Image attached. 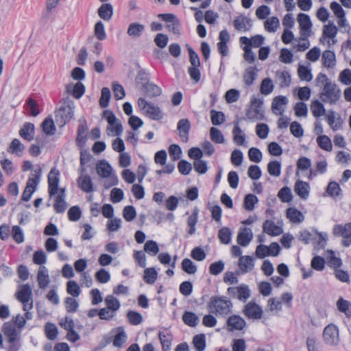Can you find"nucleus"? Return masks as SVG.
Wrapping results in <instances>:
<instances>
[{
  "instance_id": "1",
  "label": "nucleus",
  "mask_w": 351,
  "mask_h": 351,
  "mask_svg": "<svg viewBox=\"0 0 351 351\" xmlns=\"http://www.w3.org/2000/svg\"><path fill=\"white\" fill-rule=\"evenodd\" d=\"M232 308L231 300L225 296H212L207 303L209 313L217 317H226L231 313Z\"/></svg>"
},
{
  "instance_id": "2",
  "label": "nucleus",
  "mask_w": 351,
  "mask_h": 351,
  "mask_svg": "<svg viewBox=\"0 0 351 351\" xmlns=\"http://www.w3.org/2000/svg\"><path fill=\"white\" fill-rule=\"evenodd\" d=\"M341 97V90L333 82L325 84L319 93V98L322 102L330 105L335 104Z\"/></svg>"
},
{
  "instance_id": "3",
  "label": "nucleus",
  "mask_w": 351,
  "mask_h": 351,
  "mask_svg": "<svg viewBox=\"0 0 351 351\" xmlns=\"http://www.w3.org/2000/svg\"><path fill=\"white\" fill-rule=\"evenodd\" d=\"M263 104L262 99L253 97L251 100L250 107L246 112V119L252 121L264 119Z\"/></svg>"
},
{
  "instance_id": "4",
  "label": "nucleus",
  "mask_w": 351,
  "mask_h": 351,
  "mask_svg": "<svg viewBox=\"0 0 351 351\" xmlns=\"http://www.w3.org/2000/svg\"><path fill=\"white\" fill-rule=\"evenodd\" d=\"M96 171L97 174L101 178H106L110 177V182L108 184H105L106 188L111 187L118 183L117 176L113 175L110 176L112 169L106 160H99L96 165Z\"/></svg>"
},
{
  "instance_id": "5",
  "label": "nucleus",
  "mask_w": 351,
  "mask_h": 351,
  "mask_svg": "<svg viewBox=\"0 0 351 351\" xmlns=\"http://www.w3.org/2000/svg\"><path fill=\"white\" fill-rule=\"evenodd\" d=\"M227 294L234 299L245 302L251 296V291L248 285L242 284L237 287H228Z\"/></svg>"
},
{
  "instance_id": "6",
  "label": "nucleus",
  "mask_w": 351,
  "mask_h": 351,
  "mask_svg": "<svg viewBox=\"0 0 351 351\" xmlns=\"http://www.w3.org/2000/svg\"><path fill=\"white\" fill-rule=\"evenodd\" d=\"M73 108L70 105L61 106L56 112V121L60 127L64 126L73 116Z\"/></svg>"
},
{
  "instance_id": "7",
  "label": "nucleus",
  "mask_w": 351,
  "mask_h": 351,
  "mask_svg": "<svg viewBox=\"0 0 351 351\" xmlns=\"http://www.w3.org/2000/svg\"><path fill=\"white\" fill-rule=\"evenodd\" d=\"M323 338L326 344L337 345L339 341L338 328L334 324L328 325L324 330Z\"/></svg>"
},
{
  "instance_id": "8",
  "label": "nucleus",
  "mask_w": 351,
  "mask_h": 351,
  "mask_svg": "<svg viewBox=\"0 0 351 351\" xmlns=\"http://www.w3.org/2000/svg\"><path fill=\"white\" fill-rule=\"evenodd\" d=\"M242 312L245 317L252 319H260L263 313L261 306L253 301L245 304Z\"/></svg>"
},
{
  "instance_id": "9",
  "label": "nucleus",
  "mask_w": 351,
  "mask_h": 351,
  "mask_svg": "<svg viewBox=\"0 0 351 351\" xmlns=\"http://www.w3.org/2000/svg\"><path fill=\"white\" fill-rule=\"evenodd\" d=\"M227 330L234 332L241 331L247 326L245 320L238 315H230L226 320Z\"/></svg>"
},
{
  "instance_id": "10",
  "label": "nucleus",
  "mask_w": 351,
  "mask_h": 351,
  "mask_svg": "<svg viewBox=\"0 0 351 351\" xmlns=\"http://www.w3.org/2000/svg\"><path fill=\"white\" fill-rule=\"evenodd\" d=\"M2 331L9 343H14L20 339V332L16 330L15 326L11 322H5L3 324Z\"/></svg>"
},
{
  "instance_id": "11",
  "label": "nucleus",
  "mask_w": 351,
  "mask_h": 351,
  "mask_svg": "<svg viewBox=\"0 0 351 351\" xmlns=\"http://www.w3.org/2000/svg\"><path fill=\"white\" fill-rule=\"evenodd\" d=\"M60 182L59 179V171H56L55 169H52L48 175V184H49V195L50 197H52L55 195L59 189L58 185Z\"/></svg>"
},
{
  "instance_id": "12",
  "label": "nucleus",
  "mask_w": 351,
  "mask_h": 351,
  "mask_svg": "<svg viewBox=\"0 0 351 351\" xmlns=\"http://www.w3.org/2000/svg\"><path fill=\"white\" fill-rule=\"evenodd\" d=\"M233 25L237 31L243 32L250 31L252 27L250 19L243 14H241L234 19Z\"/></svg>"
},
{
  "instance_id": "13",
  "label": "nucleus",
  "mask_w": 351,
  "mask_h": 351,
  "mask_svg": "<svg viewBox=\"0 0 351 351\" xmlns=\"http://www.w3.org/2000/svg\"><path fill=\"white\" fill-rule=\"evenodd\" d=\"M191 126V122L188 119H181L178 123L177 130L179 132V136L184 143L189 141Z\"/></svg>"
},
{
  "instance_id": "14",
  "label": "nucleus",
  "mask_w": 351,
  "mask_h": 351,
  "mask_svg": "<svg viewBox=\"0 0 351 351\" xmlns=\"http://www.w3.org/2000/svg\"><path fill=\"white\" fill-rule=\"evenodd\" d=\"M252 239L253 234L252 230L248 228H243L239 231L237 235V241L240 245L246 247L248 245Z\"/></svg>"
},
{
  "instance_id": "15",
  "label": "nucleus",
  "mask_w": 351,
  "mask_h": 351,
  "mask_svg": "<svg viewBox=\"0 0 351 351\" xmlns=\"http://www.w3.org/2000/svg\"><path fill=\"white\" fill-rule=\"evenodd\" d=\"M288 99L286 96L279 95L273 99L271 108L274 114L282 115L285 112L283 106L287 105Z\"/></svg>"
},
{
  "instance_id": "16",
  "label": "nucleus",
  "mask_w": 351,
  "mask_h": 351,
  "mask_svg": "<svg viewBox=\"0 0 351 351\" xmlns=\"http://www.w3.org/2000/svg\"><path fill=\"white\" fill-rule=\"evenodd\" d=\"M66 90L68 93L72 94L75 99H80L84 94L85 86L80 82H77L74 85L70 83L66 86Z\"/></svg>"
},
{
  "instance_id": "17",
  "label": "nucleus",
  "mask_w": 351,
  "mask_h": 351,
  "mask_svg": "<svg viewBox=\"0 0 351 351\" xmlns=\"http://www.w3.org/2000/svg\"><path fill=\"white\" fill-rule=\"evenodd\" d=\"M35 128L32 123L27 122L19 130L20 136L27 141H31L34 138Z\"/></svg>"
},
{
  "instance_id": "18",
  "label": "nucleus",
  "mask_w": 351,
  "mask_h": 351,
  "mask_svg": "<svg viewBox=\"0 0 351 351\" xmlns=\"http://www.w3.org/2000/svg\"><path fill=\"white\" fill-rule=\"evenodd\" d=\"M79 188L85 193H91L94 191L93 183L89 175H83L78 178Z\"/></svg>"
},
{
  "instance_id": "19",
  "label": "nucleus",
  "mask_w": 351,
  "mask_h": 351,
  "mask_svg": "<svg viewBox=\"0 0 351 351\" xmlns=\"http://www.w3.org/2000/svg\"><path fill=\"white\" fill-rule=\"evenodd\" d=\"M233 141L237 145H244L245 143V136L239 126V121H234V128L232 130Z\"/></svg>"
},
{
  "instance_id": "20",
  "label": "nucleus",
  "mask_w": 351,
  "mask_h": 351,
  "mask_svg": "<svg viewBox=\"0 0 351 351\" xmlns=\"http://www.w3.org/2000/svg\"><path fill=\"white\" fill-rule=\"evenodd\" d=\"M258 69L254 66L247 67L243 75V82L246 87L251 86L257 77Z\"/></svg>"
},
{
  "instance_id": "21",
  "label": "nucleus",
  "mask_w": 351,
  "mask_h": 351,
  "mask_svg": "<svg viewBox=\"0 0 351 351\" xmlns=\"http://www.w3.org/2000/svg\"><path fill=\"white\" fill-rule=\"evenodd\" d=\"M298 21L300 25L301 34L305 35L304 32H310L312 27V23L310 16L304 13H300L298 15Z\"/></svg>"
},
{
  "instance_id": "22",
  "label": "nucleus",
  "mask_w": 351,
  "mask_h": 351,
  "mask_svg": "<svg viewBox=\"0 0 351 351\" xmlns=\"http://www.w3.org/2000/svg\"><path fill=\"white\" fill-rule=\"evenodd\" d=\"M310 186L307 182L299 180L295 184L294 190L298 196L306 199L309 195Z\"/></svg>"
},
{
  "instance_id": "23",
  "label": "nucleus",
  "mask_w": 351,
  "mask_h": 351,
  "mask_svg": "<svg viewBox=\"0 0 351 351\" xmlns=\"http://www.w3.org/2000/svg\"><path fill=\"white\" fill-rule=\"evenodd\" d=\"M263 231L271 236H278L282 234V230L270 220H266L263 225Z\"/></svg>"
},
{
  "instance_id": "24",
  "label": "nucleus",
  "mask_w": 351,
  "mask_h": 351,
  "mask_svg": "<svg viewBox=\"0 0 351 351\" xmlns=\"http://www.w3.org/2000/svg\"><path fill=\"white\" fill-rule=\"evenodd\" d=\"M37 280L40 288H46L49 283V277L48 274V270L45 266L40 267L38 274Z\"/></svg>"
},
{
  "instance_id": "25",
  "label": "nucleus",
  "mask_w": 351,
  "mask_h": 351,
  "mask_svg": "<svg viewBox=\"0 0 351 351\" xmlns=\"http://www.w3.org/2000/svg\"><path fill=\"white\" fill-rule=\"evenodd\" d=\"M254 266V259L250 256H241L239 260V267L243 273L251 271Z\"/></svg>"
},
{
  "instance_id": "26",
  "label": "nucleus",
  "mask_w": 351,
  "mask_h": 351,
  "mask_svg": "<svg viewBox=\"0 0 351 351\" xmlns=\"http://www.w3.org/2000/svg\"><path fill=\"white\" fill-rule=\"evenodd\" d=\"M322 64L326 68H333L335 66V54L330 50H326L322 56Z\"/></svg>"
},
{
  "instance_id": "27",
  "label": "nucleus",
  "mask_w": 351,
  "mask_h": 351,
  "mask_svg": "<svg viewBox=\"0 0 351 351\" xmlns=\"http://www.w3.org/2000/svg\"><path fill=\"white\" fill-rule=\"evenodd\" d=\"M333 234L335 237H345L351 234V222L344 225L337 224L333 228Z\"/></svg>"
},
{
  "instance_id": "28",
  "label": "nucleus",
  "mask_w": 351,
  "mask_h": 351,
  "mask_svg": "<svg viewBox=\"0 0 351 351\" xmlns=\"http://www.w3.org/2000/svg\"><path fill=\"white\" fill-rule=\"evenodd\" d=\"M36 182L27 180L25 190L22 194V200L24 202L29 201L32 194L36 191Z\"/></svg>"
},
{
  "instance_id": "29",
  "label": "nucleus",
  "mask_w": 351,
  "mask_h": 351,
  "mask_svg": "<svg viewBox=\"0 0 351 351\" xmlns=\"http://www.w3.org/2000/svg\"><path fill=\"white\" fill-rule=\"evenodd\" d=\"M87 130L88 128L86 124H80L78 126L75 142L79 147H83L86 144Z\"/></svg>"
},
{
  "instance_id": "30",
  "label": "nucleus",
  "mask_w": 351,
  "mask_h": 351,
  "mask_svg": "<svg viewBox=\"0 0 351 351\" xmlns=\"http://www.w3.org/2000/svg\"><path fill=\"white\" fill-rule=\"evenodd\" d=\"M32 289L27 284L24 285L22 289L16 293V298L21 302H29L31 298Z\"/></svg>"
},
{
  "instance_id": "31",
  "label": "nucleus",
  "mask_w": 351,
  "mask_h": 351,
  "mask_svg": "<svg viewBox=\"0 0 351 351\" xmlns=\"http://www.w3.org/2000/svg\"><path fill=\"white\" fill-rule=\"evenodd\" d=\"M147 115L152 120H161L163 118V113L158 106L154 105L152 103L146 110Z\"/></svg>"
},
{
  "instance_id": "32",
  "label": "nucleus",
  "mask_w": 351,
  "mask_h": 351,
  "mask_svg": "<svg viewBox=\"0 0 351 351\" xmlns=\"http://www.w3.org/2000/svg\"><path fill=\"white\" fill-rule=\"evenodd\" d=\"M144 30V25L138 23H132L129 25L127 33L131 37L138 38L141 36Z\"/></svg>"
},
{
  "instance_id": "33",
  "label": "nucleus",
  "mask_w": 351,
  "mask_h": 351,
  "mask_svg": "<svg viewBox=\"0 0 351 351\" xmlns=\"http://www.w3.org/2000/svg\"><path fill=\"white\" fill-rule=\"evenodd\" d=\"M98 14L105 21H109L113 14V8L110 3H104L98 9Z\"/></svg>"
},
{
  "instance_id": "34",
  "label": "nucleus",
  "mask_w": 351,
  "mask_h": 351,
  "mask_svg": "<svg viewBox=\"0 0 351 351\" xmlns=\"http://www.w3.org/2000/svg\"><path fill=\"white\" fill-rule=\"evenodd\" d=\"M310 108L313 115L315 118L320 117L326 114L324 106L318 100L313 101L311 104Z\"/></svg>"
},
{
  "instance_id": "35",
  "label": "nucleus",
  "mask_w": 351,
  "mask_h": 351,
  "mask_svg": "<svg viewBox=\"0 0 351 351\" xmlns=\"http://www.w3.org/2000/svg\"><path fill=\"white\" fill-rule=\"evenodd\" d=\"M145 95L149 97H155L162 94L161 88L155 84L148 83L143 88Z\"/></svg>"
},
{
  "instance_id": "36",
  "label": "nucleus",
  "mask_w": 351,
  "mask_h": 351,
  "mask_svg": "<svg viewBox=\"0 0 351 351\" xmlns=\"http://www.w3.org/2000/svg\"><path fill=\"white\" fill-rule=\"evenodd\" d=\"M286 213L287 218L293 223H301L304 219L302 213L295 208H289Z\"/></svg>"
},
{
  "instance_id": "37",
  "label": "nucleus",
  "mask_w": 351,
  "mask_h": 351,
  "mask_svg": "<svg viewBox=\"0 0 351 351\" xmlns=\"http://www.w3.org/2000/svg\"><path fill=\"white\" fill-rule=\"evenodd\" d=\"M117 333L113 340V346L116 348H120L127 340V335L123 327L119 326L116 328Z\"/></svg>"
},
{
  "instance_id": "38",
  "label": "nucleus",
  "mask_w": 351,
  "mask_h": 351,
  "mask_svg": "<svg viewBox=\"0 0 351 351\" xmlns=\"http://www.w3.org/2000/svg\"><path fill=\"white\" fill-rule=\"evenodd\" d=\"M199 210L197 207H195L192 214L189 217L187 220V224L189 227L188 233L190 235H193L195 232V226L197 222Z\"/></svg>"
},
{
  "instance_id": "39",
  "label": "nucleus",
  "mask_w": 351,
  "mask_h": 351,
  "mask_svg": "<svg viewBox=\"0 0 351 351\" xmlns=\"http://www.w3.org/2000/svg\"><path fill=\"white\" fill-rule=\"evenodd\" d=\"M337 306L339 311L343 313L347 317H351V303L349 301L341 298L337 302Z\"/></svg>"
},
{
  "instance_id": "40",
  "label": "nucleus",
  "mask_w": 351,
  "mask_h": 351,
  "mask_svg": "<svg viewBox=\"0 0 351 351\" xmlns=\"http://www.w3.org/2000/svg\"><path fill=\"white\" fill-rule=\"evenodd\" d=\"M182 320L189 326L195 327L198 324L199 317L193 312L186 311L182 315Z\"/></svg>"
},
{
  "instance_id": "41",
  "label": "nucleus",
  "mask_w": 351,
  "mask_h": 351,
  "mask_svg": "<svg viewBox=\"0 0 351 351\" xmlns=\"http://www.w3.org/2000/svg\"><path fill=\"white\" fill-rule=\"evenodd\" d=\"M276 74L279 81V85L280 87H287L290 85L291 80V75L288 71H277Z\"/></svg>"
},
{
  "instance_id": "42",
  "label": "nucleus",
  "mask_w": 351,
  "mask_h": 351,
  "mask_svg": "<svg viewBox=\"0 0 351 351\" xmlns=\"http://www.w3.org/2000/svg\"><path fill=\"white\" fill-rule=\"evenodd\" d=\"M42 128L43 132L49 136L54 134L56 131V125L51 117H47L44 120L42 123Z\"/></svg>"
},
{
  "instance_id": "43",
  "label": "nucleus",
  "mask_w": 351,
  "mask_h": 351,
  "mask_svg": "<svg viewBox=\"0 0 351 351\" xmlns=\"http://www.w3.org/2000/svg\"><path fill=\"white\" fill-rule=\"evenodd\" d=\"M144 252L150 256H156L159 252V247L158 243L153 240H148L144 245Z\"/></svg>"
},
{
  "instance_id": "44",
  "label": "nucleus",
  "mask_w": 351,
  "mask_h": 351,
  "mask_svg": "<svg viewBox=\"0 0 351 351\" xmlns=\"http://www.w3.org/2000/svg\"><path fill=\"white\" fill-rule=\"evenodd\" d=\"M317 143L318 146L327 152L332 150V143L330 138L326 135H321L317 138Z\"/></svg>"
},
{
  "instance_id": "45",
  "label": "nucleus",
  "mask_w": 351,
  "mask_h": 351,
  "mask_svg": "<svg viewBox=\"0 0 351 351\" xmlns=\"http://www.w3.org/2000/svg\"><path fill=\"white\" fill-rule=\"evenodd\" d=\"M158 273L155 268L149 267L147 268L144 271L143 279L147 284H154L157 279Z\"/></svg>"
},
{
  "instance_id": "46",
  "label": "nucleus",
  "mask_w": 351,
  "mask_h": 351,
  "mask_svg": "<svg viewBox=\"0 0 351 351\" xmlns=\"http://www.w3.org/2000/svg\"><path fill=\"white\" fill-rule=\"evenodd\" d=\"M258 197L254 194H247L244 197L243 207L245 210L252 211L254 208V205L258 202Z\"/></svg>"
},
{
  "instance_id": "47",
  "label": "nucleus",
  "mask_w": 351,
  "mask_h": 351,
  "mask_svg": "<svg viewBox=\"0 0 351 351\" xmlns=\"http://www.w3.org/2000/svg\"><path fill=\"white\" fill-rule=\"evenodd\" d=\"M274 86L270 78H265L263 80L260 86V91L263 95H267L274 90Z\"/></svg>"
},
{
  "instance_id": "48",
  "label": "nucleus",
  "mask_w": 351,
  "mask_h": 351,
  "mask_svg": "<svg viewBox=\"0 0 351 351\" xmlns=\"http://www.w3.org/2000/svg\"><path fill=\"white\" fill-rule=\"evenodd\" d=\"M279 20L276 16L267 19L264 23L265 29L269 32H274L279 27Z\"/></svg>"
},
{
  "instance_id": "49",
  "label": "nucleus",
  "mask_w": 351,
  "mask_h": 351,
  "mask_svg": "<svg viewBox=\"0 0 351 351\" xmlns=\"http://www.w3.org/2000/svg\"><path fill=\"white\" fill-rule=\"evenodd\" d=\"M182 269L188 274H194L197 271V267L189 258H184L181 264Z\"/></svg>"
},
{
  "instance_id": "50",
  "label": "nucleus",
  "mask_w": 351,
  "mask_h": 351,
  "mask_svg": "<svg viewBox=\"0 0 351 351\" xmlns=\"http://www.w3.org/2000/svg\"><path fill=\"white\" fill-rule=\"evenodd\" d=\"M268 173L273 176L278 177L281 173V164L277 160L271 161L267 165Z\"/></svg>"
},
{
  "instance_id": "51",
  "label": "nucleus",
  "mask_w": 351,
  "mask_h": 351,
  "mask_svg": "<svg viewBox=\"0 0 351 351\" xmlns=\"http://www.w3.org/2000/svg\"><path fill=\"white\" fill-rule=\"evenodd\" d=\"M127 318L130 324L137 326L142 323L143 316L140 313L134 311H129L127 313Z\"/></svg>"
},
{
  "instance_id": "52",
  "label": "nucleus",
  "mask_w": 351,
  "mask_h": 351,
  "mask_svg": "<svg viewBox=\"0 0 351 351\" xmlns=\"http://www.w3.org/2000/svg\"><path fill=\"white\" fill-rule=\"evenodd\" d=\"M25 149V146L23 145L18 138H14L11 142L8 152L11 154H18L21 153Z\"/></svg>"
},
{
  "instance_id": "53",
  "label": "nucleus",
  "mask_w": 351,
  "mask_h": 351,
  "mask_svg": "<svg viewBox=\"0 0 351 351\" xmlns=\"http://www.w3.org/2000/svg\"><path fill=\"white\" fill-rule=\"evenodd\" d=\"M326 191L329 196L336 197L340 195L341 189L337 182L332 181L328 183Z\"/></svg>"
},
{
  "instance_id": "54",
  "label": "nucleus",
  "mask_w": 351,
  "mask_h": 351,
  "mask_svg": "<svg viewBox=\"0 0 351 351\" xmlns=\"http://www.w3.org/2000/svg\"><path fill=\"white\" fill-rule=\"evenodd\" d=\"M193 343L197 351H204L206 347V337L204 334L197 335L193 337Z\"/></svg>"
},
{
  "instance_id": "55",
  "label": "nucleus",
  "mask_w": 351,
  "mask_h": 351,
  "mask_svg": "<svg viewBox=\"0 0 351 351\" xmlns=\"http://www.w3.org/2000/svg\"><path fill=\"white\" fill-rule=\"evenodd\" d=\"M232 232L229 228L223 227L219 230L218 237L221 243L228 244L231 240Z\"/></svg>"
},
{
  "instance_id": "56",
  "label": "nucleus",
  "mask_w": 351,
  "mask_h": 351,
  "mask_svg": "<svg viewBox=\"0 0 351 351\" xmlns=\"http://www.w3.org/2000/svg\"><path fill=\"white\" fill-rule=\"evenodd\" d=\"M158 336L162 344V351H169L171 346V336L169 334L165 335L162 332L159 333Z\"/></svg>"
},
{
  "instance_id": "57",
  "label": "nucleus",
  "mask_w": 351,
  "mask_h": 351,
  "mask_svg": "<svg viewBox=\"0 0 351 351\" xmlns=\"http://www.w3.org/2000/svg\"><path fill=\"white\" fill-rule=\"evenodd\" d=\"M298 73L300 79L302 81L310 82L313 78L311 70L303 65L299 66Z\"/></svg>"
},
{
  "instance_id": "58",
  "label": "nucleus",
  "mask_w": 351,
  "mask_h": 351,
  "mask_svg": "<svg viewBox=\"0 0 351 351\" xmlns=\"http://www.w3.org/2000/svg\"><path fill=\"white\" fill-rule=\"evenodd\" d=\"M111 97L110 90L107 87H104L101 89V97L99 99V105L101 108H106Z\"/></svg>"
},
{
  "instance_id": "59",
  "label": "nucleus",
  "mask_w": 351,
  "mask_h": 351,
  "mask_svg": "<svg viewBox=\"0 0 351 351\" xmlns=\"http://www.w3.org/2000/svg\"><path fill=\"white\" fill-rule=\"evenodd\" d=\"M66 291L73 297L80 295L81 290L78 284L74 280H69L66 284Z\"/></svg>"
},
{
  "instance_id": "60",
  "label": "nucleus",
  "mask_w": 351,
  "mask_h": 351,
  "mask_svg": "<svg viewBox=\"0 0 351 351\" xmlns=\"http://www.w3.org/2000/svg\"><path fill=\"white\" fill-rule=\"evenodd\" d=\"M210 119L214 125H219L225 121L224 114L222 112L215 110L210 111Z\"/></svg>"
},
{
  "instance_id": "61",
  "label": "nucleus",
  "mask_w": 351,
  "mask_h": 351,
  "mask_svg": "<svg viewBox=\"0 0 351 351\" xmlns=\"http://www.w3.org/2000/svg\"><path fill=\"white\" fill-rule=\"evenodd\" d=\"M105 302L107 306V308L113 311L119 310L121 306L119 300L111 295H108L105 298Z\"/></svg>"
},
{
  "instance_id": "62",
  "label": "nucleus",
  "mask_w": 351,
  "mask_h": 351,
  "mask_svg": "<svg viewBox=\"0 0 351 351\" xmlns=\"http://www.w3.org/2000/svg\"><path fill=\"white\" fill-rule=\"evenodd\" d=\"M54 210L57 213H63L67 208V204L65 198L61 196H57L53 205Z\"/></svg>"
},
{
  "instance_id": "63",
  "label": "nucleus",
  "mask_w": 351,
  "mask_h": 351,
  "mask_svg": "<svg viewBox=\"0 0 351 351\" xmlns=\"http://www.w3.org/2000/svg\"><path fill=\"white\" fill-rule=\"evenodd\" d=\"M210 139L215 143H223L224 142V137L221 132L214 127H212L210 130Z\"/></svg>"
},
{
  "instance_id": "64",
  "label": "nucleus",
  "mask_w": 351,
  "mask_h": 351,
  "mask_svg": "<svg viewBox=\"0 0 351 351\" xmlns=\"http://www.w3.org/2000/svg\"><path fill=\"white\" fill-rule=\"evenodd\" d=\"M325 260L323 257L316 256L311 260V267L317 271H323L325 268Z\"/></svg>"
}]
</instances>
